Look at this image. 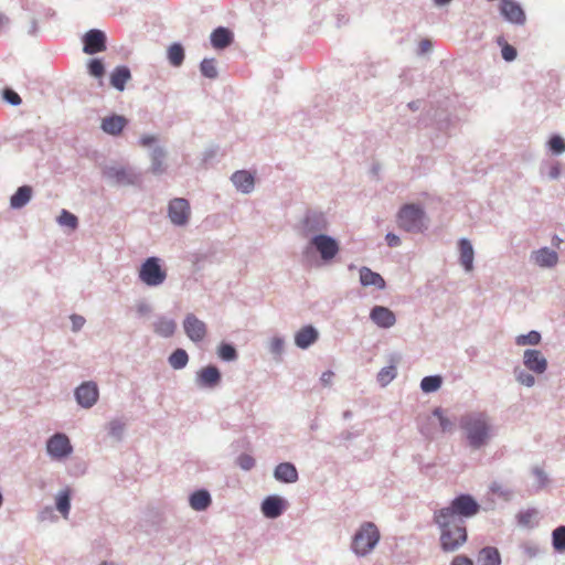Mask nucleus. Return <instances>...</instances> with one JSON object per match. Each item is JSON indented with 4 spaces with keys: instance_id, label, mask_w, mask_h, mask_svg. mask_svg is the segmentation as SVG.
Here are the masks:
<instances>
[{
    "instance_id": "774afa93",
    "label": "nucleus",
    "mask_w": 565,
    "mask_h": 565,
    "mask_svg": "<svg viewBox=\"0 0 565 565\" xmlns=\"http://www.w3.org/2000/svg\"><path fill=\"white\" fill-rule=\"evenodd\" d=\"M8 19L0 13V29L7 23Z\"/></svg>"
},
{
    "instance_id": "c03bdc74",
    "label": "nucleus",
    "mask_w": 565,
    "mask_h": 565,
    "mask_svg": "<svg viewBox=\"0 0 565 565\" xmlns=\"http://www.w3.org/2000/svg\"><path fill=\"white\" fill-rule=\"evenodd\" d=\"M514 374H515L518 382H520L521 384H523L527 387L533 386L535 383L534 376L521 367H515Z\"/></svg>"
},
{
    "instance_id": "9d476101",
    "label": "nucleus",
    "mask_w": 565,
    "mask_h": 565,
    "mask_svg": "<svg viewBox=\"0 0 565 565\" xmlns=\"http://www.w3.org/2000/svg\"><path fill=\"white\" fill-rule=\"evenodd\" d=\"M311 245L317 249L324 262H329L334 258L340 249L338 242L324 234L312 237Z\"/></svg>"
},
{
    "instance_id": "1a4fd4ad",
    "label": "nucleus",
    "mask_w": 565,
    "mask_h": 565,
    "mask_svg": "<svg viewBox=\"0 0 565 565\" xmlns=\"http://www.w3.org/2000/svg\"><path fill=\"white\" fill-rule=\"evenodd\" d=\"M222 383V374L215 365L200 369L195 375V384L199 388L214 390Z\"/></svg>"
},
{
    "instance_id": "a19ab883",
    "label": "nucleus",
    "mask_w": 565,
    "mask_h": 565,
    "mask_svg": "<svg viewBox=\"0 0 565 565\" xmlns=\"http://www.w3.org/2000/svg\"><path fill=\"white\" fill-rule=\"evenodd\" d=\"M201 73L207 78L217 76L216 62L214 58H204L200 65Z\"/></svg>"
},
{
    "instance_id": "4c0bfd02",
    "label": "nucleus",
    "mask_w": 565,
    "mask_h": 565,
    "mask_svg": "<svg viewBox=\"0 0 565 565\" xmlns=\"http://www.w3.org/2000/svg\"><path fill=\"white\" fill-rule=\"evenodd\" d=\"M114 177L119 184H135L138 181V177L125 168L115 170Z\"/></svg>"
},
{
    "instance_id": "f257e3e1",
    "label": "nucleus",
    "mask_w": 565,
    "mask_h": 565,
    "mask_svg": "<svg viewBox=\"0 0 565 565\" xmlns=\"http://www.w3.org/2000/svg\"><path fill=\"white\" fill-rule=\"evenodd\" d=\"M467 446L472 450L487 447L497 436V427L486 412H469L459 419Z\"/></svg>"
},
{
    "instance_id": "20e7f679",
    "label": "nucleus",
    "mask_w": 565,
    "mask_h": 565,
    "mask_svg": "<svg viewBox=\"0 0 565 565\" xmlns=\"http://www.w3.org/2000/svg\"><path fill=\"white\" fill-rule=\"evenodd\" d=\"M380 531L372 522H364L352 539L351 548L358 556L369 555L380 541Z\"/></svg>"
},
{
    "instance_id": "052dcab7",
    "label": "nucleus",
    "mask_w": 565,
    "mask_h": 565,
    "mask_svg": "<svg viewBox=\"0 0 565 565\" xmlns=\"http://www.w3.org/2000/svg\"><path fill=\"white\" fill-rule=\"evenodd\" d=\"M333 372L332 371H326L322 373L321 377H320V381L323 385H330L331 384V381H332V377H333Z\"/></svg>"
},
{
    "instance_id": "39448f33",
    "label": "nucleus",
    "mask_w": 565,
    "mask_h": 565,
    "mask_svg": "<svg viewBox=\"0 0 565 565\" xmlns=\"http://www.w3.org/2000/svg\"><path fill=\"white\" fill-rule=\"evenodd\" d=\"M397 225L406 232H423L426 227L424 210L416 204H405L397 214Z\"/></svg>"
},
{
    "instance_id": "2eb2a0df",
    "label": "nucleus",
    "mask_w": 565,
    "mask_h": 565,
    "mask_svg": "<svg viewBox=\"0 0 565 565\" xmlns=\"http://www.w3.org/2000/svg\"><path fill=\"white\" fill-rule=\"evenodd\" d=\"M370 318L380 328H391L396 322L394 312L382 306H375L371 310Z\"/></svg>"
},
{
    "instance_id": "58836bf2",
    "label": "nucleus",
    "mask_w": 565,
    "mask_h": 565,
    "mask_svg": "<svg viewBox=\"0 0 565 565\" xmlns=\"http://www.w3.org/2000/svg\"><path fill=\"white\" fill-rule=\"evenodd\" d=\"M433 415L438 418L439 426L443 433H451L455 429V423L450 418L444 415L441 408L437 407L434 409Z\"/></svg>"
},
{
    "instance_id": "393cba45",
    "label": "nucleus",
    "mask_w": 565,
    "mask_h": 565,
    "mask_svg": "<svg viewBox=\"0 0 565 565\" xmlns=\"http://www.w3.org/2000/svg\"><path fill=\"white\" fill-rule=\"evenodd\" d=\"M234 185L244 193H249L254 189V178L247 171H236L232 175Z\"/></svg>"
},
{
    "instance_id": "7ed1b4c3",
    "label": "nucleus",
    "mask_w": 565,
    "mask_h": 565,
    "mask_svg": "<svg viewBox=\"0 0 565 565\" xmlns=\"http://www.w3.org/2000/svg\"><path fill=\"white\" fill-rule=\"evenodd\" d=\"M480 504L470 494L457 495L448 507H445L435 513L439 514L443 520L445 518L466 524V519L478 514Z\"/></svg>"
},
{
    "instance_id": "f704fd0d",
    "label": "nucleus",
    "mask_w": 565,
    "mask_h": 565,
    "mask_svg": "<svg viewBox=\"0 0 565 565\" xmlns=\"http://www.w3.org/2000/svg\"><path fill=\"white\" fill-rule=\"evenodd\" d=\"M397 375V370L395 365H388L383 367L376 376L377 383L381 387L387 386Z\"/></svg>"
},
{
    "instance_id": "a878e982",
    "label": "nucleus",
    "mask_w": 565,
    "mask_h": 565,
    "mask_svg": "<svg viewBox=\"0 0 565 565\" xmlns=\"http://www.w3.org/2000/svg\"><path fill=\"white\" fill-rule=\"evenodd\" d=\"M360 281L363 286H374L379 289H383L385 287V281L382 276L372 271L367 267H362L360 269Z\"/></svg>"
},
{
    "instance_id": "864d4df0",
    "label": "nucleus",
    "mask_w": 565,
    "mask_h": 565,
    "mask_svg": "<svg viewBox=\"0 0 565 565\" xmlns=\"http://www.w3.org/2000/svg\"><path fill=\"white\" fill-rule=\"evenodd\" d=\"M188 361L189 355H169V363L175 370L183 369L188 364Z\"/></svg>"
},
{
    "instance_id": "6ab92c4d",
    "label": "nucleus",
    "mask_w": 565,
    "mask_h": 565,
    "mask_svg": "<svg viewBox=\"0 0 565 565\" xmlns=\"http://www.w3.org/2000/svg\"><path fill=\"white\" fill-rule=\"evenodd\" d=\"M127 125V119L124 116L113 115L109 117H105L102 120V129L109 135H119L125 126Z\"/></svg>"
},
{
    "instance_id": "c85d7f7f",
    "label": "nucleus",
    "mask_w": 565,
    "mask_h": 565,
    "mask_svg": "<svg viewBox=\"0 0 565 565\" xmlns=\"http://www.w3.org/2000/svg\"><path fill=\"white\" fill-rule=\"evenodd\" d=\"M166 151L162 148H154L151 152L150 171L153 174H161L166 171Z\"/></svg>"
},
{
    "instance_id": "e2e57ef3",
    "label": "nucleus",
    "mask_w": 565,
    "mask_h": 565,
    "mask_svg": "<svg viewBox=\"0 0 565 565\" xmlns=\"http://www.w3.org/2000/svg\"><path fill=\"white\" fill-rule=\"evenodd\" d=\"M218 353H236L235 349L231 344H222L218 349Z\"/></svg>"
},
{
    "instance_id": "a18cd8bd",
    "label": "nucleus",
    "mask_w": 565,
    "mask_h": 565,
    "mask_svg": "<svg viewBox=\"0 0 565 565\" xmlns=\"http://www.w3.org/2000/svg\"><path fill=\"white\" fill-rule=\"evenodd\" d=\"M498 44L501 45V47H502L501 53H502V57L505 61L511 62L516 57V50L512 45L508 44L503 40V38L498 39Z\"/></svg>"
},
{
    "instance_id": "c756f323",
    "label": "nucleus",
    "mask_w": 565,
    "mask_h": 565,
    "mask_svg": "<svg viewBox=\"0 0 565 565\" xmlns=\"http://www.w3.org/2000/svg\"><path fill=\"white\" fill-rule=\"evenodd\" d=\"M524 365L527 370L541 374L546 370L547 361L544 355H524Z\"/></svg>"
},
{
    "instance_id": "338daca9",
    "label": "nucleus",
    "mask_w": 565,
    "mask_h": 565,
    "mask_svg": "<svg viewBox=\"0 0 565 565\" xmlns=\"http://www.w3.org/2000/svg\"><path fill=\"white\" fill-rule=\"evenodd\" d=\"M436 6H445L448 4L451 0H434Z\"/></svg>"
},
{
    "instance_id": "603ef678",
    "label": "nucleus",
    "mask_w": 565,
    "mask_h": 565,
    "mask_svg": "<svg viewBox=\"0 0 565 565\" xmlns=\"http://www.w3.org/2000/svg\"><path fill=\"white\" fill-rule=\"evenodd\" d=\"M533 475L535 476L536 478V481H537V490H541L543 489L544 487L547 486L548 483V477L547 475L544 472L543 469H541L540 467H534L533 470H532Z\"/></svg>"
},
{
    "instance_id": "37998d69",
    "label": "nucleus",
    "mask_w": 565,
    "mask_h": 565,
    "mask_svg": "<svg viewBox=\"0 0 565 565\" xmlns=\"http://www.w3.org/2000/svg\"><path fill=\"white\" fill-rule=\"evenodd\" d=\"M541 341V334L537 331H530L527 334H522L516 338L519 345H536Z\"/></svg>"
},
{
    "instance_id": "09e8293b",
    "label": "nucleus",
    "mask_w": 565,
    "mask_h": 565,
    "mask_svg": "<svg viewBox=\"0 0 565 565\" xmlns=\"http://www.w3.org/2000/svg\"><path fill=\"white\" fill-rule=\"evenodd\" d=\"M548 146L554 153H562L565 151V140L559 136H553L548 141Z\"/></svg>"
},
{
    "instance_id": "4468645a",
    "label": "nucleus",
    "mask_w": 565,
    "mask_h": 565,
    "mask_svg": "<svg viewBox=\"0 0 565 565\" xmlns=\"http://www.w3.org/2000/svg\"><path fill=\"white\" fill-rule=\"evenodd\" d=\"M502 15L510 22L523 24L525 21V13L522 8L513 0H502L500 4Z\"/></svg>"
},
{
    "instance_id": "6e6d98bb",
    "label": "nucleus",
    "mask_w": 565,
    "mask_h": 565,
    "mask_svg": "<svg viewBox=\"0 0 565 565\" xmlns=\"http://www.w3.org/2000/svg\"><path fill=\"white\" fill-rule=\"evenodd\" d=\"M71 321H72L73 331L81 330L83 328V326L85 324V318L79 315H72Z\"/></svg>"
},
{
    "instance_id": "ddd939ff",
    "label": "nucleus",
    "mask_w": 565,
    "mask_h": 565,
    "mask_svg": "<svg viewBox=\"0 0 565 565\" xmlns=\"http://www.w3.org/2000/svg\"><path fill=\"white\" fill-rule=\"evenodd\" d=\"M287 501L276 494L266 497L260 505L262 513L268 519H277L287 509Z\"/></svg>"
},
{
    "instance_id": "473e14b6",
    "label": "nucleus",
    "mask_w": 565,
    "mask_h": 565,
    "mask_svg": "<svg viewBox=\"0 0 565 565\" xmlns=\"http://www.w3.org/2000/svg\"><path fill=\"white\" fill-rule=\"evenodd\" d=\"M539 511L536 509H527L520 511L516 515L518 524L524 527H533L537 524L535 519L537 518Z\"/></svg>"
},
{
    "instance_id": "69168bd1",
    "label": "nucleus",
    "mask_w": 565,
    "mask_h": 565,
    "mask_svg": "<svg viewBox=\"0 0 565 565\" xmlns=\"http://www.w3.org/2000/svg\"><path fill=\"white\" fill-rule=\"evenodd\" d=\"M224 361H234L237 355H220Z\"/></svg>"
},
{
    "instance_id": "3c124183",
    "label": "nucleus",
    "mask_w": 565,
    "mask_h": 565,
    "mask_svg": "<svg viewBox=\"0 0 565 565\" xmlns=\"http://www.w3.org/2000/svg\"><path fill=\"white\" fill-rule=\"evenodd\" d=\"M89 74L95 77H102L105 73L104 64L100 60H92L88 64Z\"/></svg>"
},
{
    "instance_id": "c9c22d12",
    "label": "nucleus",
    "mask_w": 565,
    "mask_h": 565,
    "mask_svg": "<svg viewBox=\"0 0 565 565\" xmlns=\"http://www.w3.org/2000/svg\"><path fill=\"white\" fill-rule=\"evenodd\" d=\"M443 377L440 375L425 376L420 382V388L424 393H433L440 388Z\"/></svg>"
},
{
    "instance_id": "aec40b11",
    "label": "nucleus",
    "mask_w": 565,
    "mask_h": 565,
    "mask_svg": "<svg viewBox=\"0 0 565 565\" xmlns=\"http://www.w3.org/2000/svg\"><path fill=\"white\" fill-rule=\"evenodd\" d=\"M478 565H501V555L497 547L486 546L478 553Z\"/></svg>"
},
{
    "instance_id": "a211bd4d",
    "label": "nucleus",
    "mask_w": 565,
    "mask_h": 565,
    "mask_svg": "<svg viewBox=\"0 0 565 565\" xmlns=\"http://www.w3.org/2000/svg\"><path fill=\"white\" fill-rule=\"evenodd\" d=\"M233 33L223 26L215 29L211 33V44L216 50H223L232 44L233 42Z\"/></svg>"
},
{
    "instance_id": "2f4dec72",
    "label": "nucleus",
    "mask_w": 565,
    "mask_h": 565,
    "mask_svg": "<svg viewBox=\"0 0 565 565\" xmlns=\"http://www.w3.org/2000/svg\"><path fill=\"white\" fill-rule=\"evenodd\" d=\"M177 328L172 319L159 318L154 323V331L162 337H170L174 333Z\"/></svg>"
},
{
    "instance_id": "4d7b16f0",
    "label": "nucleus",
    "mask_w": 565,
    "mask_h": 565,
    "mask_svg": "<svg viewBox=\"0 0 565 565\" xmlns=\"http://www.w3.org/2000/svg\"><path fill=\"white\" fill-rule=\"evenodd\" d=\"M451 565H473L471 558L466 555H457L454 557Z\"/></svg>"
},
{
    "instance_id": "bb28decb",
    "label": "nucleus",
    "mask_w": 565,
    "mask_h": 565,
    "mask_svg": "<svg viewBox=\"0 0 565 565\" xmlns=\"http://www.w3.org/2000/svg\"><path fill=\"white\" fill-rule=\"evenodd\" d=\"M131 74L127 66H117L110 75V84L116 89L122 92Z\"/></svg>"
},
{
    "instance_id": "de8ad7c7",
    "label": "nucleus",
    "mask_w": 565,
    "mask_h": 565,
    "mask_svg": "<svg viewBox=\"0 0 565 565\" xmlns=\"http://www.w3.org/2000/svg\"><path fill=\"white\" fill-rule=\"evenodd\" d=\"M236 463L239 466L241 469L249 471L255 467L256 461L250 455L241 454L236 459Z\"/></svg>"
},
{
    "instance_id": "0e129e2a",
    "label": "nucleus",
    "mask_w": 565,
    "mask_h": 565,
    "mask_svg": "<svg viewBox=\"0 0 565 565\" xmlns=\"http://www.w3.org/2000/svg\"><path fill=\"white\" fill-rule=\"evenodd\" d=\"M282 347V341L281 340H275L274 342V350H280Z\"/></svg>"
},
{
    "instance_id": "ea45409f",
    "label": "nucleus",
    "mask_w": 565,
    "mask_h": 565,
    "mask_svg": "<svg viewBox=\"0 0 565 565\" xmlns=\"http://www.w3.org/2000/svg\"><path fill=\"white\" fill-rule=\"evenodd\" d=\"M125 427L126 424L121 419L115 418L107 425L108 434L117 440H120L122 438Z\"/></svg>"
},
{
    "instance_id": "bf43d9fd",
    "label": "nucleus",
    "mask_w": 565,
    "mask_h": 565,
    "mask_svg": "<svg viewBox=\"0 0 565 565\" xmlns=\"http://www.w3.org/2000/svg\"><path fill=\"white\" fill-rule=\"evenodd\" d=\"M385 239H386L387 245L391 247H396L401 244L399 237L393 233H388L386 235Z\"/></svg>"
},
{
    "instance_id": "49530a36",
    "label": "nucleus",
    "mask_w": 565,
    "mask_h": 565,
    "mask_svg": "<svg viewBox=\"0 0 565 565\" xmlns=\"http://www.w3.org/2000/svg\"><path fill=\"white\" fill-rule=\"evenodd\" d=\"M490 491L493 494H495V495H498V497H500V498H502L504 500H510L512 494H513L512 490L503 487L502 484H500L498 482H492L491 483Z\"/></svg>"
},
{
    "instance_id": "72a5a7b5",
    "label": "nucleus",
    "mask_w": 565,
    "mask_h": 565,
    "mask_svg": "<svg viewBox=\"0 0 565 565\" xmlns=\"http://www.w3.org/2000/svg\"><path fill=\"white\" fill-rule=\"evenodd\" d=\"M552 545L557 553H565V525H559L553 530Z\"/></svg>"
},
{
    "instance_id": "5fc2aeb1",
    "label": "nucleus",
    "mask_w": 565,
    "mask_h": 565,
    "mask_svg": "<svg viewBox=\"0 0 565 565\" xmlns=\"http://www.w3.org/2000/svg\"><path fill=\"white\" fill-rule=\"evenodd\" d=\"M2 96H3V99L11 105L17 106V105L21 104L20 96L14 90H12L10 88H6L2 93Z\"/></svg>"
},
{
    "instance_id": "cd10ccee",
    "label": "nucleus",
    "mask_w": 565,
    "mask_h": 565,
    "mask_svg": "<svg viewBox=\"0 0 565 565\" xmlns=\"http://www.w3.org/2000/svg\"><path fill=\"white\" fill-rule=\"evenodd\" d=\"M32 196V189L29 185L20 186L17 192L11 196L10 204L13 209L24 206Z\"/></svg>"
},
{
    "instance_id": "f3484780",
    "label": "nucleus",
    "mask_w": 565,
    "mask_h": 565,
    "mask_svg": "<svg viewBox=\"0 0 565 565\" xmlns=\"http://www.w3.org/2000/svg\"><path fill=\"white\" fill-rule=\"evenodd\" d=\"M184 330L193 341L202 340L206 333L204 322L199 320L194 315L186 316L184 320Z\"/></svg>"
},
{
    "instance_id": "b1692460",
    "label": "nucleus",
    "mask_w": 565,
    "mask_h": 565,
    "mask_svg": "<svg viewBox=\"0 0 565 565\" xmlns=\"http://www.w3.org/2000/svg\"><path fill=\"white\" fill-rule=\"evenodd\" d=\"M190 507L195 511L206 510L211 503V494L206 490H198L190 495Z\"/></svg>"
},
{
    "instance_id": "4be33fe9",
    "label": "nucleus",
    "mask_w": 565,
    "mask_h": 565,
    "mask_svg": "<svg viewBox=\"0 0 565 565\" xmlns=\"http://www.w3.org/2000/svg\"><path fill=\"white\" fill-rule=\"evenodd\" d=\"M459 252H460V264L467 271H471L473 268V248L471 243L462 238L459 241Z\"/></svg>"
},
{
    "instance_id": "6e6552de",
    "label": "nucleus",
    "mask_w": 565,
    "mask_h": 565,
    "mask_svg": "<svg viewBox=\"0 0 565 565\" xmlns=\"http://www.w3.org/2000/svg\"><path fill=\"white\" fill-rule=\"evenodd\" d=\"M77 404L83 408H92L99 398V390L95 382H83L74 392Z\"/></svg>"
},
{
    "instance_id": "423d86ee",
    "label": "nucleus",
    "mask_w": 565,
    "mask_h": 565,
    "mask_svg": "<svg viewBox=\"0 0 565 565\" xmlns=\"http://www.w3.org/2000/svg\"><path fill=\"white\" fill-rule=\"evenodd\" d=\"M166 278L167 273L157 257L147 258L139 269V279L147 286H159Z\"/></svg>"
},
{
    "instance_id": "f03ea898",
    "label": "nucleus",
    "mask_w": 565,
    "mask_h": 565,
    "mask_svg": "<svg viewBox=\"0 0 565 565\" xmlns=\"http://www.w3.org/2000/svg\"><path fill=\"white\" fill-rule=\"evenodd\" d=\"M434 522L440 530V548L446 553L456 552L468 539L467 526L450 519L434 513Z\"/></svg>"
},
{
    "instance_id": "9b49d317",
    "label": "nucleus",
    "mask_w": 565,
    "mask_h": 565,
    "mask_svg": "<svg viewBox=\"0 0 565 565\" xmlns=\"http://www.w3.org/2000/svg\"><path fill=\"white\" fill-rule=\"evenodd\" d=\"M190 204L185 199L177 198L170 201L168 214L174 225H184L190 217Z\"/></svg>"
},
{
    "instance_id": "79ce46f5",
    "label": "nucleus",
    "mask_w": 565,
    "mask_h": 565,
    "mask_svg": "<svg viewBox=\"0 0 565 565\" xmlns=\"http://www.w3.org/2000/svg\"><path fill=\"white\" fill-rule=\"evenodd\" d=\"M57 222L60 225L70 227L72 230H75L78 224L77 217L66 210L61 212Z\"/></svg>"
},
{
    "instance_id": "e433bc0d",
    "label": "nucleus",
    "mask_w": 565,
    "mask_h": 565,
    "mask_svg": "<svg viewBox=\"0 0 565 565\" xmlns=\"http://www.w3.org/2000/svg\"><path fill=\"white\" fill-rule=\"evenodd\" d=\"M168 58L171 65L178 67L183 63L184 50L181 44L174 43L168 50Z\"/></svg>"
},
{
    "instance_id": "8fccbe9b",
    "label": "nucleus",
    "mask_w": 565,
    "mask_h": 565,
    "mask_svg": "<svg viewBox=\"0 0 565 565\" xmlns=\"http://www.w3.org/2000/svg\"><path fill=\"white\" fill-rule=\"evenodd\" d=\"M521 548L523 551V553L529 557V558H534L536 557L541 550L539 547V545L536 543H533V542H524L522 545H521Z\"/></svg>"
},
{
    "instance_id": "dca6fc26",
    "label": "nucleus",
    "mask_w": 565,
    "mask_h": 565,
    "mask_svg": "<svg viewBox=\"0 0 565 565\" xmlns=\"http://www.w3.org/2000/svg\"><path fill=\"white\" fill-rule=\"evenodd\" d=\"M274 478L282 483H295L299 479L298 470L291 462H281L274 470Z\"/></svg>"
},
{
    "instance_id": "412c9836",
    "label": "nucleus",
    "mask_w": 565,
    "mask_h": 565,
    "mask_svg": "<svg viewBox=\"0 0 565 565\" xmlns=\"http://www.w3.org/2000/svg\"><path fill=\"white\" fill-rule=\"evenodd\" d=\"M533 258L535 264L541 267H553L558 262L557 253L547 247L534 252Z\"/></svg>"
},
{
    "instance_id": "7c9ffc66",
    "label": "nucleus",
    "mask_w": 565,
    "mask_h": 565,
    "mask_svg": "<svg viewBox=\"0 0 565 565\" xmlns=\"http://www.w3.org/2000/svg\"><path fill=\"white\" fill-rule=\"evenodd\" d=\"M56 509L64 518L68 516L71 510V490L68 488L57 494Z\"/></svg>"
},
{
    "instance_id": "f8f14e48",
    "label": "nucleus",
    "mask_w": 565,
    "mask_h": 565,
    "mask_svg": "<svg viewBox=\"0 0 565 565\" xmlns=\"http://www.w3.org/2000/svg\"><path fill=\"white\" fill-rule=\"evenodd\" d=\"M83 51L86 54H96L106 50V35L103 31L92 29L83 38Z\"/></svg>"
},
{
    "instance_id": "0eeeda50",
    "label": "nucleus",
    "mask_w": 565,
    "mask_h": 565,
    "mask_svg": "<svg viewBox=\"0 0 565 565\" xmlns=\"http://www.w3.org/2000/svg\"><path fill=\"white\" fill-rule=\"evenodd\" d=\"M46 451L53 460L60 461L73 452V446L64 433H55L46 441Z\"/></svg>"
},
{
    "instance_id": "13d9d810",
    "label": "nucleus",
    "mask_w": 565,
    "mask_h": 565,
    "mask_svg": "<svg viewBox=\"0 0 565 565\" xmlns=\"http://www.w3.org/2000/svg\"><path fill=\"white\" fill-rule=\"evenodd\" d=\"M433 49V43L429 39H423L418 44L420 54L428 53Z\"/></svg>"
},
{
    "instance_id": "5701e85b",
    "label": "nucleus",
    "mask_w": 565,
    "mask_h": 565,
    "mask_svg": "<svg viewBox=\"0 0 565 565\" xmlns=\"http://www.w3.org/2000/svg\"><path fill=\"white\" fill-rule=\"evenodd\" d=\"M317 330L311 326H307L297 332L295 337V342L300 349H307L317 340Z\"/></svg>"
},
{
    "instance_id": "680f3d73",
    "label": "nucleus",
    "mask_w": 565,
    "mask_h": 565,
    "mask_svg": "<svg viewBox=\"0 0 565 565\" xmlns=\"http://www.w3.org/2000/svg\"><path fill=\"white\" fill-rule=\"evenodd\" d=\"M156 141L154 136L146 135L140 138V145L143 147H149Z\"/></svg>"
}]
</instances>
